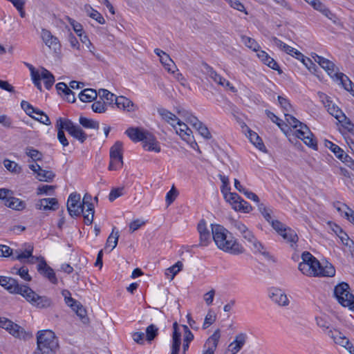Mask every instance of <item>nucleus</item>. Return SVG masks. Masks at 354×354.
<instances>
[{"mask_svg":"<svg viewBox=\"0 0 354 354\" xmlns=\"http://www.w3.org/2000/svg\"><path fill=\"white\" fill-rule=\"evenodd\" d=\"M213 240L220 250L233 255L244 253L243 246L227 229L218 224H212Z\"/></svg>","mask_w":354,"mask_h":354,"instance_id":"1","label":"nucleus"},{"mask_svg":"<svg viewBox=\"0 0 354 354\" xmlns=\"http://www.w3.org/2000/svg\"><path fill=\"white\" fill-rule=\"evenodd\" d=\"M37 349L35 354H55L59 348L57 337L50 330H43L37 335Z\"/></svg>","mask_w":354,"mask_h":354,"instance_id":"2","label":"nucleus"},{"mask_svg":"<svg viewBox=\"0 0 354 354\" xmlns=\"http://www.w3.org/2000/svg\"><path fill=\"white\" fill-rule=\"evenodd\" d=\"M349 290L348 284L342 282L335 287L334 295L342 306L348 307L354 312V295Z\"/></svg>","mask_w":354,"mask_h":354,"instance_id":"3","label":"nucleus"},{"mask_svg":"<svg viewBox=\"0 0 354 354\" xmlns=\"http://www.w3.org/2000/svg\"><path fill=\"white\" fill-rule=\"evenodd\" d=\"M0 328L6 329L13 337L27 339L32 337V334L26 332L22 327L11 320L0 317Z\"/></svg>","mask_w":354,"mask_h":354,"instance_id":"4","label":"nucleus"},{"mask_svg":"<svg viewBox=\"0 0 354 354\" xmlns=\"http://www.w3.org/2000/svg\"><path fill=\"white\" fill-rule=\"evenodd\" d=\"M26 292H24L23 297L33 306L39 308H46L52 305V300L46 296H39L30 288L27 286L25 288Z\"/></svg>","mask_w":354,"mask_h":354,"instance_id":"5","label":"nucleus"},{"mask_svg":"<svg viewBox=\"0 0 354 354\" xmlns=\"http://www.w3.org/2000/svg\"><path fill=\"white\" fill-rule=\"evenodd\" d=\"M313 58L332 78H335L337 80H340V75L343 73H339L338 68L333 62L315 53L313 55Z\"/></svg>","mask_w":354,"mask_h":354,"instance_id":"6","label":"nucleus"},{"mask_svg":"<svg viewBox=\"0 0 354 354\" xmlns=\"http://www.w3.org/2000/svg\"><path fill=\"white\" fill-rule=\"evenodd\" d=\"M84 209L85 206L80 204V195L77 193L71 194L67 202V210L69 214L74 217L78 216L82 213L84 216L86 212Z\"/></svg>","mask_w":354,"mask_h":354,"instance_id":"7","label":"nucleus"},{"mask_svg":"<svg viewBox=\"0 0 354 354\" xmlns=\"http://www.w3.org/2000/svg\"><path fill=\"white\" fill-rule=\"evenodd\" d=\"M63 124L65 126L66 131L71 136L83 143L87 138V135L78 125L75 124L71 120L63 118Z\"/></svg>","mask_w":354,"mask_h":354,"instance_id":"8","label":"nucleus"},{"mask_svg":"<svg viewBox=\"0 0 354 354\" xmlns=\"http://www.w3.org/2000/svg\"><path fill=\"white\" fill-rule=\"evenodd\" d=\"M296 136L302 140L304 142L308 147L315 150H317V140L315 139L313 134L310 132L307 125H303L301 129H299L295 132Z\"/></svg>","mask_w":354,"mask_h":354,"instance_id":"9","label":"nucleus"},{"mask_svg":"<svg viewBox=\"0 0 354 354\" xmlns=\"http://www.w3.org/2000/svg\"><path fill=\"white\" fill-rule=\"evenodd\" d=\"M91 196L86 194L82 200V205L85 206L84 211L86 212L84 215V222L86 225H89L92 224L94 218L95 209L93 204L91 202Z\"/></svg>","mask_w":354,"mask_h":354,"instance_id":"10","label":"nucleus"},{"mask_svg":"<svg viewBox=\"0 0 354 354\" xmlns=\"http://www.w3.org/2000/svg\"><path fill=\"white\" fill-rule=\"evenodd\" d=\"M241 235L245 240L252 244V250L254 252H259L265 257H268L269 253L264 250L263 246L259 241H257L252 231L248 229L243 234Z\"/></svg>","mask_w":354,"mask_h":354,"instance_id":"11","label":"nucleus"},{"mask_svg":"<svg viewBox=\"0 0 354 354\" xmlns=\"http://www.w3.org/2000/svg\"><path fill=\"white\" fill-rule=\"evenodd\" d=\"M38 272L46 277L52 283L57 284V279L53 268L47 265L44 257H40L39 263L37 266Z\"/></svg>","mask_w":354,"mask_h":354,"instance_id":"12","label":"nucleus"},{"mask_svg":"<svg viewBox=\"0 0 354 354\" xmlns=\"http://www.w3.org/2000/svg\"><path fill=\"white\" fill-rule=\"evenodd\" d=\"M5 278L6 280L1 283V286L9 292L20 294L21 295L26 292L25 288H27V286L19 284L18 281L12 277H5Z\"/></svg>","mask_w":354,"mask_h":354,"instance_id":"13","label":"nucleus"},{"mask_svg":"<svg viewBox=\"0 0 354 354\" xmlns=\"http://www.w3.org/2000/svg\"><path fill=\"white\" fill-rule=\"evenodd\" d=\"M203 66L205 69V73L219 85L223 86H230V83L229 81L226 80L225 78L218 75L212 67L208 65L207 63H203Z\"/></svg>","mask_w":354,"mask_h":354,"instance_id":"14","label":"nucleus"},{"mask_svg":"<svg viewBox=\"0 0 354 354\" xmlns=\"http://www.w3.org/2000/svg\"><path fill=\"white\" fill-rule=\"evenodd\" d=\"M36 208L39 210H56L58 209V201L55 198H46L38 201L35 205Z\"/></svg>","mask_w":354,"mask_h":354,"instance_id":"15","label":"nucleus"},{"mask_svg":"<svg viewBox=\"0 0 354 354\" xmlns=\"http://www.w3.org/2000/svg\"><path fill=\"white\" fill-rule=\"evenodd\" d=\"M41 38L45 44L50 48L55 50L59 48L60 44L59 39L56 37L53 36L49 30L42 29Z\"/></svg>","mask_w":354,"mask_h":354,"instance_id":"16","label":"nucleus"},{"mask_svg":"<svg viewBox=\"0 0 354 354\" xmlns=\"http://www.w3.org/2000/svg\"><path fill=\"white\" fill-rule=\"evenodd\" d=\"M143 147L147 151L160 152V147L155 136L148 131L143 140Z\"/></svg>","mask_w":354,"mask_h":354,"instance_id":"17","label":"nucleus"},{"mask_svg":"<svg viewBox=\"0 0 354 354\" xmlns=\"http://www.w3.org/2000/svg\"><path fill=\"white\" fill-rule=\"evenodd\" d=\"M301 260L304 261L306 263H308V266L310 267V270L313 269V272H315V275L313 277H317L320 266L319 261L309 252H304L302 253Z\"/></svg>","mask_w":354,"mask_h":354,"instance_id":"18","label":"nucleus"},{"mask_svg":"<svg viewBox=\"0 0 354 354\" xmlns=\"http://www.w3.org/2000/svg\"><path fill=\"white\" fill-rule=\"evenodd\" d=\"M115 104L118 108L129 112H133L138 109L131 100L124 96H118Z\"/></svg>","mask_w":354,"mask_h":354,"instance_id":"19","label":"nucleus"},{"mask_svg":"<svg viewBox=\"0 0 354 354\" xmlns=\"http://www.w3.org/2000/svg\"><path fill=\"white\" fill-rule=\"evenodd\" d=\"M173 336L171 354H178L181 344V333L179 332L177 322L173 324Z\"/></svg>","mask_w":354,"mask_h":354,"instance_id":"20","label":"nucleus"},{"mask_svg":"<svg viewBox=\"0 0 354 354\" xmlns=\"http://www.w3.org/2000/svg\"><path fill=\"white\" fill-rule=\"evenodd\" d=\"M246 340V335L244 333H239L235 337V339L228 346V351L231 354H236L243 346Z\"/></svg>","mask_w":354,"mask_h":354,"instance_id":"21","label":"nucleus"},{"mask_svg":"<svg viewBox=\"0 0 354 354\" xmlns=\"http://www.w3.org/2000/svg\"><path fill=\"white\" fill-rule=\"evenodd\" d=\"M288 243L292 248H295L297 246V243L298 242L299 237L295 232V230L291 229L289 227L283 229V231L281 234H279Z\"/></svg>","mask_w":354,"mask_h":354,"instance_id":"22","label":"nucleus"},{"mask_svg":"<svg viewBox=\"0 0 354 354\" xmlns=\"http://www.w3.org/2000/svg\"><path fill=\"white\" fill-rule=\"evenodd\" d=\"M148 133V131L144 130L140 128H129L126 131V134L129 137L133 142H139L145 140V138Z\"/></svg>","mask_w":354,"mask_h":354,"instance_id":"23","label":"nucleus"},{"mask_svg":"<svg viewBox=\"0 0 354 354\" xmlns=\"http://www.w3.org/2000/svg\"><path fill=\"white\" fill-rule=\"evenodd\" d=\"M178 128H176V133L181 137L183 140L187 142H191L193 140L192 136V131L187 125L181 121L178 122Z\"/></svg>","mask_w":354,"mask_h":354,"instance_id":"24","label":"nucleus"},{"mask_svg":"<svg viewBox=\"0 0 354 354\" xmlns=\"http://www.w3.org/2000/svg\"><path fill=\"white\" fill-rule=\"evenodd\" d=\"M56 129H57V139L61 145L65 147L69 145V142L64 134L65 126L63 124L62 118H59L57 120L55 124Z\"/></svg>","mask_w":354,"mask_h":354,"instance_id":"25","label":"nucleus"},{"mask_svg":"<svg viewBox=\"0 0 354 354\" xmlns=\"http://www.w3.org/2000/svg\"><path fill=\"white\" fill-rule=\"evenodd\" d=\"M270 297L274 302L278 304L279 306H285L289 304L287 295L279 289L274 290L271 292Z\"/></svg>","mask_w":354,"mask_h":354,"instance_id":"26","label":"nucleus"},{"mask_svg":"<svg viewBox=\"0 0 354 354\" xmlns=\"http://www.w3.org/2000/svg\"><path fill=\"white\" fill-rule=\"evenodd\" d=\"M257 56L263 62V64L273 70L280 71L279 66L277 62L273 58L270 57L266 52L264 50H259L257 53Z\"/></svg>","mask_w":354,"mask_h":354,"instance_id":"27","label":"nucleus"},{"mask_svg":"<svg viewBox=\"0 0 354 354\" xmlns=\"http://www.w3.org/2000/svg\"><path fill=\"white\" fill-rule=\"evenodd\" d=\"M158 113L161 116L162 119L170 124L171 126L175 127L174 124H178V122L180 120L171 112L164 108H158Z\"/></svg>","mask_w":354,"mask_h":354,"instance_id":"28","label":"nucleus"},{"mask_svg":"<svg viewBox=\"0 0 354 354\" xmlns=\"http://www.w3.org/2000/svg\"><path fill=\"white\" fill-rule=\"evenodd\" d=\"M312 7L315 10L320 12L322 15L328 18L330 20L335 23V15L333 14L330 12V10L328 8H326V6L319 0H316L315 2H314V4L313 6H312Z\"/></svg>","mask_w":354,"mask_h":354,"instance_id":"29","label":"nucleus"},{"mask_svg":"<svg viewBox=\"0 0 354 354\" xmlns=\"http://www.w3.org/2000/svg\"><path fill=\"white\" fill-rule=\"evenodd\" d=\"M122 142L117 141L110 149V159L118 160V162H122Z\"/></svg>","mask_w":354,"mask_h":354,"instance_id":"30","label":"nucleus"},{"mask_svg":"<svg viewBox=\"0 0 354 354\" xmlns=\"http://www.w3.org/2000/svg\"><path fill=\"white\" fill-rule=\"evenodd\" d=\"M248 136L250 142L261 151H266V148L259 136L256 132L249 129L248 130Z\"/></svg>","mask_w":354,"mask_h":354,"instance_id":"31","label":"nucleus"},{"mask_svg":"<svg viewBox=\"0 0 354 354\" xmlns=\"http://www.w3.org/2000/svg\"><path fill=\"white\" fill-rule=\"evenodd\" d=\"M71 308L75 312L76 315L84 324H87L88 322L89 319L87 317L86 310L80 302L76 301L75 304Z\"/></svg>","mask_w":354,"mask_h":354,"instance_id":"32","label":"nucleus"},{"mask_svg":"<svg viewBox=\"0 0 354 354\" xmlns=\"http://www.w3.org/2000/svg\"><path fill=\"white\" fill-rule=\"evenodd\" d=\"M6 206L15 210L21 211L26 208V204L24 201L15 198L12 195L6 203Z\"/></svg>","mask_w":354,"mask_h":354,"instance_id":"33","label":"nucleus"},{"mask_svg":"<svg viewBox=\"0 0 354 354\" xmlns=\"http://www.w3.org/2000/svg\"><path fill=\"white\" fill-rule=\"evenodd\" d=\"M97 96L95 90L92 88H86L80 92L79 98L82 102H90L94 100Z\"/></svg>","mask_w":354,"mask_h":354,"instance_id":"34","label":"nucleus"},{"mask_svg":"<svg viewBox=\"0 0 354 354\" xmlns=\"http://www.w3.org/2000/svg\"><path fill=\"white\" fill-rule=\"evenodd\" d=\"M29 248H30L29 249H26L25 250V252H21V253H19L18 251H16V253H17L18 254L15 257H14V259L19 260V261H22L24 259L31 258L29 260V261L31 263H34L35 261H39L40 257H35L32 255L33 248L32 246H30Z\"/></svg>","mask_w":354,"mask_h":354,"instance_id":"35","label":"nucleus"},{"mask_svg":"<svg viewBox=\"0 0 354 354\" xmlns=\"http://www.w3.org/2000/svg\"><path fill=\"white\" fill-rule=\"evenodd\" d=\"M335 274V268L331 263H327L326 265L323 267L321 264L319 266V270L317 272V277H333Z\"/></svg>","mask_w":354,"mask_h":354,"instance_id":"36","label":"nucleus"},{"mask_svg":"<svg viewBox=\"0 0 354 354\" xmlns=\"http://www.w3.org/2000/svg\"><path fill=\"white\" fill-rule=\"evenodd\" d=\"M160 62L164 66L165 68L170 73L174 74L175 71H178L175 63L168 54L165 55L164 57H161Z\"/></svg>","mask_w":354,"mask_h":354,"instance_id":"37","label":"nucleus"},{"mask_svg":"<svg viewBox=\"0 0 354 354\" xmlns=\"http://www.w3.org/2000/svg\"><path fill=\"white\" fill-rule=\"evenodd\" d=\"M55 174L52 171L42 169L38 166L37 179L39 181L51 182L55 178Z\"/></svg>","mask_w":354,"mask_h":354,"instance_id":"38","label":"nucleus"},{"mask_svg":"<svg viewBox=\"0 0 354 354\" xmlns=\"http://www.w3.org/2000/svg\"><path fill=\"white\" fill-rule=\"evenodd\" d=\"M324 145L326 148L330 149L337 158L339 160H342L344 158L345 153L338 145L328 140H325Z\"/></svg>","mask_w":354,"mask_h":354,"instance_id":"39","label":"nucleus"},{"mask_svg":"<svg viewBox=\"0 0 354 354\" xmlns=\"http://www.w3.org/2000/svg\"><path fill=\"white\" fill-rule=\"evenodd\" d=\"M79 122L80 124L86 129H93L97 130L100 127V124L97 121L85 117H80Z\"/></svg>","mask_w":354,"mask_h":354,"instance_id":"40","label":"nucleus"},{"mask_svg":"<svg viewBox=\"0 0 354 354\" xmlns=\"http://www.w3.org/2000/svg\"><path fill=\"white\" fill-rule=\"evenodd\" d=\"M119 238V232L116 230V227H114L112 230L111 234L109 236L106 245V247H111V250L114 249L118 244Z\"/></svg>","mask_w":354,"mask_h":354,"instance_id":"41","label":"nucleus"},{"mask_svg":"<svg viewBox=\"0 0 354 354\" xmlns=\"http://www.w3.org/2000/svg\"><path fill=\"white\" fill-rule=\"evenodd\" d=\"M182 268V262L178 261L174 266L166 270L165 274L168 278H170V280H172L174 277L181 270Z\"/></svg>","mask_w":354,"mask_h":354,"instance_id":"42","label":"nucleus"},{"mask_svg":"<svg viewBox=\"0 0 354 354\" xmlns=\"http://www.w3.org/2000/svg\"><path fill=\"white\" fill-rule=\"evenodd\" d=\"M236 211L249 213L252 211V206L245 201H244L242 198L239 200L235 207L233 208Z\"/></svg>","mask_w":354,"mask_h":354,"instance_id":"43","label":"nucleus"},{"mask_svg":"<svg viewBox=\"0 0 354 354\" xmlns=\"http://www.w3.org/2000/svg\"><path fill=\"white\" fill-rule=\"evenodd\" d=\"M98 94L101 99L106 100L109 104H112L113 102H115L118 97V96L106 89H100Z\"/></svg>","mask_w":354,"mask_h":354,"instance_id":"44","label":"nucleus"},{"mask_svg":"<svg viewBox=\"0 0 354 354\" xmlns=\"http://www.w3.org/2000/svg\"><path fill=\"white\" fill-rule=\"evenodd\" d=\"M266 113L267 116L283 131L286 132V129L288 127V125L286 124L283 121L279 119L277 115H275L272 112L266 110Z\"/></svg>","mask_w":354,"mask_h":354,"instance_id":"45","label":"nucleus"},{"mask_svg":"<svg viewBox=\"0 0 354 354\" xmlns=\"http://www.w3.org/2000/svg\"><path fill=\"white\" fill-rule=\"evenodd\" d=\"M285 119L286 121L288 123L290 126L296 129L297 127H299V129H301V127L303 125H306L305 124L301 122L299 120H298L296 118H295L293 115H292L290 113H284Z\"/></svg>","mask_w":354,"mask_h":354,"instance_id":"46","label":"nucleus"},{"mask_svg":"<svg viewBox=\"0 0 354 354\" xmlns=\"http://www.w3.org/2000/svg\"><path fill=\"white\" fill-rule=\"evenodd\" d=\"M158 335V328L154 324H150L146 328V339L148 342L154 339Z\"/></svg>","mask_w":354,"mask_h":354,"instance_id":"47","label":"nucleus"},{"mask_svg":"<svg viewBox=\"0 0 354 354\" xmlns=\"http://www.w3.org/2000/svg\"><path fill=\"white\" fill-rule=\"evenodd\" d=\"M3 165L9 171L15 174H19L21 171L17 163L8 159L3 160Z\"/></svg>","mask_w":354,"mask_h":354,"instance_id":"48","label":"nucleus"},{"mask_svg":"<svg viewBox=\"0 0 354 354\" xmlns=\"http://www.w3.org/2000/svg\"><path fill=\"white\" fill-rule=\"evenodd\" d=\"M338 121L346 130L354 135V124L352 123L351 120L344 115V113L343 114L342 118H339V120Z\"/></svg>","mask_w":354,"mask_h":354,"instance_id":"49","label":"nucleus"},{"mask_svg":"<svg viewBox=\"0 0 354 354\" xmlns=\"http://www.w3.org/2000/svg\"><path fill=\"white\" fill-rule=\"evenodd\" d=\"M221 337V331L217 329L214 333L207 339V343L210 344L209 347L216 348L219 339Z\"/></svg>","mask_w":354,"mask_h":354,"instance_id":"50","label":"nucleus"},{"mask_svg":"<svg viewBox=\"0 0 354 354\" xmlns=\"http://www.w3.org/2000/svg\"><path fill=\"white\" fill-rule=\"evenodd\" d=\"M225 199L230 203L232 208L235 207L238 201L241 200V196L235 192H228L223 195Z\"/></svg>","mask_w":354,"mask_h":354,"instance_id":"51","label":"nucleus"},{"mask_svg":"<svg viewBox=\"0 0 354 354\" xmlns=\"http://www.w3.org/2000/svg\"><path fill=\"white\" fill-rule=\"evenodd\" d=\"M339 80L344 88L346 90L352 92L353 95L354 96V84L352 83V82L348 79V77L346 75L342 74L340 75Z\"/></svg>","mask_w":354,"mask_h":354,"instance_id":"52","label":"nucleus"},{"mask_svg":"<svg viewBox=\"0 0 354 354\" xmlns=\"http://www.w3.org/2000/svg\"><path fill=\"white\" fill-rule=\"evenodd\" d=\"M38 112L39 113H35L37 115H32L31 118L44 124L50 125L51 122L48 116L39 109Z\"/></svg>","mask_w":354,"mask_h":354,"instance_id":"53","label":"nucleus"},{"mask_svg":"<svg viewBox=\"0 0 354 354\" xmlns=\"http://www.w3.org/2000/svg\"><path fill=\"white\" fill-rule=\"evenodd\" d=\"M328 112L334 116L337 120H339V118H342L344 113L337 106H336L333 102L330 104V106L327 107Z\"/></svg>","mask_w":354,"mask_h":354,"instance_id":"54","label":"nucleus"},{"mask_svg":"<svg viewBox=\"0 0 354 354\" xmlns=\"http://www.w3.org/2000/svg\"><path fill=\"white\" fill-rule=\"evenodd\" d=\"M21 106L22 109L28 114L30 117L34 113H39V109L37 108H34L29 102L25 100H22L21 102Z\"/></svg>","mask_w":354,"mask_h":354,"instance_id":"55","label":"nucleus"},{"mask_svg":"<svg viewBox=\"0 0 354 354\" xmlns=\"http://www.w3.org/2000/svg\"><path fill=\"white\" fill-rule=\"evenodd\" d=\"M277 98L281 107L284 111V113H290L292 111V106L287 98L280 95H279Z\"/></svg>","mask_w":354,"mask_h":354,"instance_id":"56","label":"nucleus"},{"mask_svg":"<svg viewBox=\"0 0 354 354\" xmlns=\"http://www.w3.org/2000/svg\"><path fill=\"white\" fill-rule=\"evenodd\" d=\"M341 240L342 244L345 246L352 248L354 246V242L353 240L350 239L348 235L343 230L337 236Z\"/></svg>","mask_w":354,"mask_h":354,"instance_id":"57","label":"nucleus"},{"mask_svg":"<svg viewBox=\"0 0 354 354\" xmlns=\"http://www.w3.org/2000/svg\"><path fill=\"white\" fill-rule=\"evenodd\" d=\"M242 41L247 47L250 48V49H252L254 51H259L258 49L259 48V46L254 39L248 37H243Z\"/></svg>","mask_w":354,"mask_h":354,"instance_id":"58","label":"nucleus"},{"mask_svg":"<svg viewBox=\"0 0 354 354\" xmlns=\"http://www.w3.org/2000/svg\"><path fill=\"white\" fill-rule=\"evenodd\" d=\"M26 153L35 161L39 160L42 158L41 153L38 150L33 149L32 147H27L26 149Z\"/></svg>","mask_w":354,"mask_h":354,"instance_id":"59","label":"nucleus"},{"mask_svg":"<svg viewBox=\"0 0 354 354\" xmlns=\"http://www.w3.org/2000/svg\"><path fill=\"white\" fill-rule=\"evenodd\" d=\"M178 192L174 186L167 193L165 201L167 205H170L178 196Z\"/></svg>","mask_w":354,"mask_h":354,"instance_id":"60","label":"nucleus"},{"mask_svg":"<svg viewBox=\"0 0 354 354\" xmlns=\"http://www.w3.org/2000/svg\"><path fill=\"white\" fill-rule=\"evenodd\" d=\"M219 178L222 182V186L221 188L222 194L224 195L230 192V187L229 186L230 180L229 178L225 176L219 175Z\"/></svg>","mask_w":354,"mask_h":354,"instance_id":"61","label":"nucleus"},{"mask_svg":"<svg viewBox=\"0 0 354 354\" xmlns=\"http://www.w3.org/2000/svg\"><path fill=\"white\" fill-rule=\"evenodd\" d=\"M298 269L302 274L306 276L313 277L315 275V272H313V269L310 270V267L308 266V263H306L303 260L299 263Z\"/></svg>","mask_w":354,"mask_h":354,"instance_id":"62","label":"nucleus"},{"mask_svg":"<svg viewBox=\"0 0 354 354\" xmlns=\"http://www.w3.org/2000/svg\"><path fill=\"white\" fill-rule=\"evenodd\" d=\"M196 129L205 139H210L212 138L207 127L202 122L196 127Z\"/></svg>","mask_w":354,"mask_h":354,"instance_id":"63","label":"nucleus"},{"mask_svg":"<svg viewBox=\"0 0 354 354\" xmlns=\"http://www.w3.org/2000/svg\"><path fill=\"white\" fill-rule=\"evenodd\" d=\"M216 320V315L212 311L209 310L207 315L205 316L204 323L203 325V328L204 329L209 327L210 325H212Z\"/></svg>","mask_w":354,"mask_h":354,"instance_id":"64","label":"nucleus"}]
</instances>
